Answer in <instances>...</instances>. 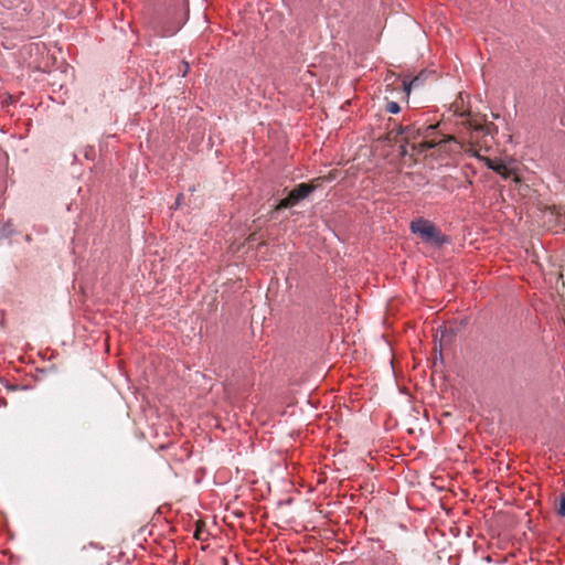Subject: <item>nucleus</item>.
I'll use <instances>...</instances> for the list:
<instances>
[{
  "instance_id": "obj_1",
  "label": "nucleus",
  "mask_w": 565,
  "mask_h": 565,
  "mask_svg": "<svg viewBox=\"0 0 565 565\" xmlns=\"http://www.w3.org/2000/svg\"><path fill=\"white\" fill-rule=\"evenodd\" d=\"M490 134V128L484 127L482 125H477L473 128L469 139L467 140V147L465 148V152L469 156L478 158L480 161L484 162L486 166L503 177L504 179L513 178L514 181H519L518 175H515L513 169L508 166L504 161L500 159H490L480 154L481 146L479 145L477 138L479 135Z\"/></svg>"
},
{
  "instance_id": "obj_2",
  "label": "nucleus",
  "mask_w": 565,
  "mask_h": 565,
  "mask_svg": "<svg viewBox=\"0 0 565 565\" xmlns=\"http://www.w3.org/2000/svg\"><path fill=\"white\" fill-rule=\"evenodd\" d=\"M490 134V128L484 127L482 125H477L473 128L469 139L467 140V147L465 148V152L469 156L478 158L480 161L484 162L486 166L503 177L504 179L513 178L514 181H519L518 175H515L513 169L508 166L504 161L500 159H490L480 154L481 146L479 145L477 138L479 135Z\"/></svg>"
},
{
  "instance_id": "obj_3",
  "label": "nucleus",
  "mask_w": 565,
  "mask_h": 565,
  "mask_svg": "<svg viewBox=\"0 0 565 565\" xmlns=\"http://www.w3.org/2000/svg\"><path fill=\"white\" fill-rule=\"evenodd\" d=\"M409 228L413 234L419 236L423 242L441 245L445 243V237L440 234L439 230L428 220L416 218L411 222Z\"/></svg>"
},
{
  "instance_id": "obj_4",
  "label": "nucleus",
  "mask_w": 565,
  "mask_h": 565,
  "mask_svg": "<svg viewBox=\"0 0 565 565\" xmlns=\"http://www.w3.org/2000/svg\"><path fill=\"white\" fill-rule=\"evenodd\" d=\"M301 199L295 194L294 190H291L285 199H282L277 205V210L288 209L296 205Z\"/></svg>"
},
{
  "instance_id": "obj_5",
  "label": "nucleus",
  "mask_w": 565,
  "mask_h": 565,
  "mask_svg": "<svg viewBox=\"0 0 565 565\" xmlns=\"http://www.w3.org/2000/svg\"><path fill=\"white\" fill-rule=\"evenodd\" d=\"M301 199L295 194L294 190H291L285 199H282L277 205V210L288 209L296 205Z\"/></svg>"
},
{
  "instance_id": "obj_6",
  "label": "nucleus",
  "mask_w": 565,
  "mask_h": 565,
  "mask_svg": "<svg viewBox=\"0 0 565 565\" xmlns=\"http://www.w3.org/2000/svg\"><path fill=\"white\" fill-rule=\"evenodd\" d=\"M425 75L424 73L415 76L411 82H403L404 90L407 95H409L412 88H416L424 84Z\"/></svg>"
},
{
  "instance_id": "obj_7",
  "label": "nucleus",
  "mask_w": 565,
  "mask_h": 565,
  "mask_svg": "<svg viewBox=\"0 0 565 565\" xmlns=\"http://www.w3.org/2000/svg\"><path fill=\"white\" fill-rule=\"evenodd\" d=\"M313 191V186L307 183H300L294 189L295 194L301 200L307 198Z\"/></svg>"
},
{
  "instance_id": "obj_8",
  "label": "nucleus",
  "mask_w": 565,
  "mask_h": 565,
  "mask_svg": "<svg viewBox=\"0 0 565 565\" xmlns=\"http://www.w3.org/2000/svg\"><path fill=\"white\" fill-rule=\"evenodd\" d=\"M414 132H415V130L413 128H406L405 131H404L405 140H406L407 145H409L413 149L416 148L415 142H411V139L415 138Z\"/></svg>"
},
{
  "instance_id": "obj_9",
  "label": "nucleus",
  "mask_w": 565,
  "mask_h": 565,
  "mask_svg": "<svg viewBox=\"0 0 565 565\" xmlns=\"http://www.w3.org/2000/svg\"><path fill=\"white\" fill-rule=\"evenodd\" d=\"M386 110L390 114H398L401 110V107L396 102H388L386 105Z\"/></svg>"
},
{
  "instance_id": "obj_10",
  "label": "nucleus",
  "mask_w": 565,
  "mask_h": 565,
  "mask_svg": "<svg viewBox=\"0 0 565 565\" xmlns=\"http://www.w3.org/2000/svg\"><path fill=\"white\" fill-rule=\"evenodd\" d=\"M418 145H419V147L422 148V149H420V152H422V151H424V150H426V149L434 148L436 143H435V142H433V141H428V140H424V139H423V140H420V141H419V143H418Z\"/></svg>"
},
{
  "instance_id": "obj_11",
  "label": "nucleus",
  "mask_w": 565,
  "mask_h": 565,
  "mask_svg": "<svg viewBox=\"0 0 565 565\" xmlns=\"http://www.w3.org/2000/svg\"><path fill=\"white\" fill-rule=\"evenodd\" d=\"M557 513L565 516V495H561Z\"/></svg>"
},
{
  "instance_id": "obj_12",
  "label": "nucleus",
  "mask_w": 565,
  "mask_h": 565,
  "mask_svg": "<svg viewBox=\"0 0 565 565\" xmlns=\"http://www.w3.org/2000/svg\"><path fill=\"white\" fill-rule=\"evenodd\" d=\"M435 129V126H428L426 129H425V135L424 137L426 138L428 136V132L429 131H433Z\"/></svg>"
},
{
  "instance_id": "obj_13",
  "label": "nucleus",
  "mask_w": 565,
  "mask_h": 565,
  "mask_svg": "<svg viewBox=\"0 0 565 565\" xmlns=\"http://www.w3.org/2000/svg\"><path fill=\"white\" fill-rule=\"evenodd\" d=\"M183 65H184V70H183V73L182 75L185 76L188 70H189V64L186 62H183Z\"/></svg>"
}]
</instances>
